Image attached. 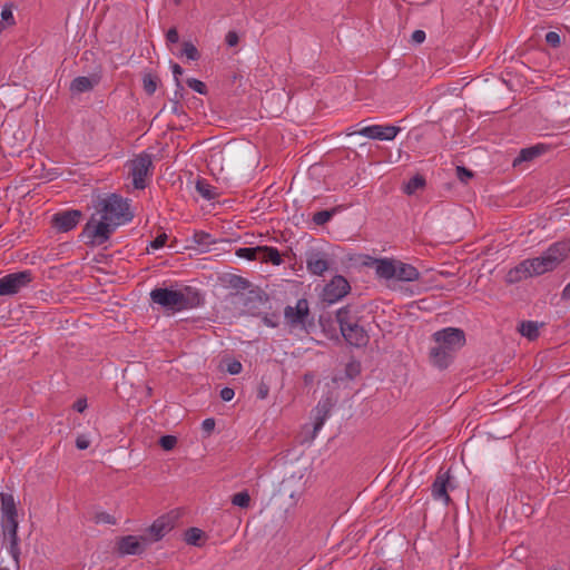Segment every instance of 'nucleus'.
Returning <instances> with one entry per match:
<instances>
[{"mask_svg":"<svg viewBox=\"0 0 570 570\" xmlns=\"http://www.w3.org/2000/svg\"><path fill=\"white\" fill-rule=\"evenodd\" d=\"M96 208L99 217L92 215L81 233L86 243L90 244L101 245L118 226L129 223L134 217L128 199L117 194L99 199Z\"/></svg>","mask_w":570,"mask_h":570,"instance_id":"nucleus-1","label":"nucleus"},{"mask_svg":"<svg viewBox=\"0 0 570 570\" xmlns=\"http://www.w3.org/2000/svg\"><path fill=\"white\" fill-rule=\"evenodd\" d=\"M434 345L430 350V361L439 368H446L455 353L465 344L464 332L455 327H446L433 334Z\"/></svg>","mask_w":570,"mask_h":570,"instance_id":"nucleus-2","label":"nucleus"},{"mask_svg":"<svg viewBox=\"0 0 570 570\" xmlns=\"http://www.w3.org/2000/svg\"><path fill=\"white\" fill-rule=\"evenodd\" d=\"M1 501V527L6 535L10 539L9 553L16 562L19 561L20 548L18 538L17 504L11 493H0Z\"/></svg>","mask_w":570,"mask_h":570,"instance_id":"nucleus-3","label":"nucleus"},{"mask_svg":"<svg viewBox=\"0 0 570 570\" xmlns=\"http://www.w3.org/2000/svg\"><path fill=\"white\" fill-rule=\"evenodd\" d=\"M188 293H190L189 287H156L150 292L149 296L153 304L166 311L180 312L191 307Z\"/></svg>","mask_w":570,"mask_h":570,"instance_id":"nucleus-4","label":"nucleus"},{"mask_svg":"<svg viewBox=\"0 0 570 570\" xmlns=\"http://www.w3.org/2000/svg\"><path fill=\"white\" fill-rule=\"evenodd\" d=\"M570 248L566 243L552 244L542 255L527 259L532 276L553 271L568 256Z\"/></svg>","mask_w":570,"mask_h":570,"instance_id":"nucleus-5","label":"nucleus"},{"mask_svg":"<svg viewBox=\"0 0 570 570\" xmlns=\"http://www.w3.org/2000/svg\"><path fill=\"white\" fill-rule=\"evenodd\" d=\"M375 272L381 278H394L401 282H414L420 277L419 271L413 265L389 258L376 259Z\"/></svg>","mask_w":570,"mask_h":570,"instance_id":"nucleus-6","label":"nucleus"},{"mask_svg":"<svg viewBox=\"0 0 570 570\" xmlns=\"http://www.w3.org/2000/svg\"><path fill=\"white\" fill-rule=\"evenodd\" d=\"M336 320L345 341L353 346H365L368 342L366 331L357 322L348 307H342L336 313Z\"/></svg>","mask_w":570,"mask_h":570,"instance_id":"nucleus-7","label":"nucleus"},{"mask_svg":"<svg viewBox=\"0 0 570 570\" xmlns=\"http://www.w3.org/2000/svg\"><path fill=\"white\" fill-rule=\"evenodd\" d=\"M35 279L30 269L10 273L0 278V296H11L27 288Z\"/></svg>","mask_w":570,"mask_h":570,"instance_id":"nucleus-8","label":"nucleus"},{"mask_svg":"<svg viewBox=\"0 0 570 570\" xmlns=\"http://www.w3.org/2000/svg\"><path fill=\"white\" fill-rule=\"evenodd\" d=\"M129 169L134 187L144 189L153 175V156L148 153L139 154L129 163Z\"/></svg>","mask_w":570,"mask_h":570,"instance_id":"nucleus-9","label":"nucleus"},{"mask_svg":"<svg viewBox=\"0 0 570 570\" xmlns=\"http://www.w3.org/2000/svg\"><path fill=\"white\" fill-rule=\"evenodd\" d=\"M309 315L308 302L301 298L296 302L295 306H286L284 317L292 328H305Z\"/></svg>","mask_w":570,"mask_h":570,"instance_id":"nucleus-10","label":"nucleus"},{"mask_svg":"<svg viewBox=\"0 0 570 570\" xmlns=\"http://www.w3.org/2000/svg\"><path fill=\"white\" fill-rule=\"evenodd\" d=\"M450 489H453L450 471H443L440 469L431 487L432 498L435 501H441L444 505H449L451 498L448 491Z\"/></svg>","mask_w":570,"mask_h":570,"instance_id":"nucleus-11","label":"nucleus"},{"mask_svg":"<svg viewBox=\"0 0 570 570\" xmlns=\"http://www.w3.org/2000/svg\"><path fill=\"white\" fill-rule=\"evenodd\" d=\"M400 132V128L391 125L364 126L350 135H360L376 140H393Z\"/></svg>","mask_w":570,"mask_h":570,"instance_id":"nucleus-12","label":"nucleus"},{"mask_svg":"<svg viewBox=\"0 0 570 570\" xmlns=\"http://www.w3.org/2000/svg\"><path fill=\"white\" fill-rule=\"evenodd\" d=\"M350 284L343 276H334L330 283L324 286L323 299L330 304L342 299L350 292Z\"/></svg>","mask_w":570,"mask_h":570,"instance_id":"nucleus-13","label":"nucleus"},{"mask_svg":"<svg viewBox=\"0 0 570 570\" xmlns=\"http://www.w3.org/2000/svg\"><path fill=\"white\" fill-rule=\"evenodd\" d=\"M82 214L78 209H69L52 216V226L61 233L72 230L80 222Z\"/></svg>","mask_w":570,"mask_h":570,"instance_id":"nucleus-14","label":"nucleus"},{"mask_svg":"<svg viewBox=\"0 0 570 570\" xmlns=\"http://www.w3.org/2000/svg\"><path fill=\"white\" fill-rule=\"evenodd\" d=\"M306 268L316 276H322L330 268L328 255L323 252H311L306 255Z\"/></svg>","mask_w":570,"mask_h":570,"instance_id":"nucleus-15","label":"nucleus"},{"mask_svg":"<svg viewBox=\"0 0 570 570\" xmlns=\"http://www.w3.org/2000/svg\"><path fill=\"white\" fill-rule=\"evenodd\" d=\"M118 551L121 556H136L145 551V544L136 535H126L118 542Z\"/></svg>","mask_w":570,"mask_h":570,"instance_id":"nucleus-16","label":"nucleus"},{"mask_svg":"<svg viewBox=\"0 0 570 570\" xmlns=\"http://www.w3.org/2000/svg\"><path fill=\"white\" fill-rule=\"evenodd\" d=\"M331 402L328 399L322 400L313 410V436H315L323 428L325 421L330 416Z\"/></svg>","mask_w":570,"mask_h":570,"instance_id":"nucleus-17","label":"nucleus"},{"mask_svg":"<svg viewBox=\"0 0 570 570\" xmlns=\"http://www.w3.org/2000/svg\"><path fill=\"white\" fill-rule=\"evenodd\" d=\"M100 75L92 73L90 76L76 77L70 83V91L73 94H82L90 91L100 82Z\"/></svg>","mask_w":570,"mask_h":570,"instance_id":"nucleus-18","label":"nucleus"},{"mask_svg":"<svg viewBox=\"0 0 570 570\" xmlns=\"http://www.w3.org/2000/svg\"><path fill=\"white\" fill-rule=\"evenodd\" d=\"M173 520L169 517L164 515L158 518L149 528L151 539L154 541L163 539L173 529Z\"/></svg>","mask_w":570,"mask_h":570,"instance_id":"nucleus-19","label":"nucleus"},{"mask_svg":"<svg viewBox=\"0 0 570 570\" xmlns=\"http://www.w3.org/2000/svg\"><path fill=\"white\" fill-rule=\"evenodd\" d=\"M546 150L543 145H535L532 147L523 148L520 150L519 155L513 159V167H519L524 161H531L541 155Z\"/></svg>","mask_w":570,"mask_h":570,"instance_id":"nucleus-20","label":"nucleus"},{"mask_svg":"<svg viewBox=\"0 0 570 570\" xmlns=\"http://www.w3.org/2000/svg\"><path fill=\"white\" fill-rule=\"evenodd\" d=\"M529 277H532V275L527 263V259H524L519 265H517L515 267L511 268L508 272L505 279L508 283L513 284L527 279Z\"/></svg>","mask_w":570,"mask_h":570,"instance_id":"nucleus-21","label":"nucleus"},{"mask_svg":"<svg viewBox=\"0 0 570 570\" xmlns=\"http://www.w3.org/2000/svg\"><path fill=\"white\" fill-rule=\"evenodd\" d=\"M193 243L198 247L202 252H208L210 246L216 243L214 236L204 230H197L193 234Z\"/></svg>","mask_w":570,"mask_h":570,"instance_id":"nucleus-22","label":"nucleus"},{"mask_svg":"<svg viewBox=\"0 0 570 570\" xmlns=\"http://www.w3.org/2000/svg\"><path fill=\"white\" fill-rule=\"evenodd\" d=\"M259 261L279 266L283 263L282 256L277 248L269 246H261Z\"/></svg>","mask_w":570,"mask_h":570,"instance_id":"nucleus-23","label":"nucleus"},{"mask_svg":"<svg viewBox=\"0 0 570 570\" xmlns=\"http://www.w3.org/2000/svg\"><path fill=\"white\" fill-rule=\"evenodd\" d=\"M539 323L534 321H524L519 326V332L522 336L530 341L538 338L539 336Z\"/></svg>","mask_w":570,"mask_h":570,"instance_id":"nucleus-24","label":"nucleus"},{"mask_svg":"<svg viewBox=\"0 0 570 570\" xmlns=\"http://www.w3.org/2000/svg\"><path fill=\"white\" fill-rule=\"evenodd\" d=\"M196 190L207 200H213L218 196L217 189L204 179L197 180Z\"/></svg>","mask_w":570,"mask_h":570,"instance_id":"nucleus-25","label":"nucleus"},{"mask_svg":"<svg viewBox=\"0 0 570 570\" xmlns=\"http://www.w3.org/2000/svg\"><path fill=\"white\" fill-rule=\"evenodd\" d=\"M425 185V179L420 176V175H416L414 177H412L404 186V191L407 194V195H413L416 190L423 188Z\"/></svg>","mask_w":570,"mask_h":570,"instance_id":"nucleus-26","label":"nucleus"},{"mask_svg":"<svg viewBox=\"0 0 570 570\" xmlns=\"http://www.w3.org/2000/svg\"><path fill=\"white\" fill-rule=\"evenodd\" d=\"M261 246L257 247H242L238 248L236 254L238 257L246 258L249 261H259Z\"/></svg>","mask_w":570,"mask_h":570,"instance_id":"nucleus-27","label":"nucleus"},{"mask_svg":"<svg viewBox=\"0 0 570 570\" xmlns=\"http://www.w3.org/2000/svg\"><path fill=\"white\" fill-rule=\"evenodd\" d=\"M204 532L198 528H189L185 532V541L190 546H200Z\"/></svg>","mask_w":570,"mask_h":570,"instance_id":"nucleus-28","label":"nucleus"},{"mask_svg":"<svg viewBox=\"0 0 570 570\" xmlns=\"http://www.w3.org/2000/svg\"><path fill=\"white\" fill-rule=\"evenodd\" d=\"M0 23H2L6 28L11 27L16 23L11 3H8L2 8Z\"/></svg>","mask_w":570,"mask_h":570,"instance_id":"nucleus-29","label":"nucleus"},{"mask_svg":"<svg viewBox=\"0 0 570 570\" xmlns=\"http://www.w3.org/2000/svg\"><path fill=\"white\" fill-rule=\"evenodd\" d=\"M180 56H185L188 60H198L199 59V52L197 48L189 41H185L183 43V50Z\"/></svg>","mask_w":570,"mask_h":570,"instance_id":"nucleus-30","label":"nucleus"},{"mask_svg":"<svg viewBox=\"0 0 570 570\" xmlns=\"http://www.w3.org/2000/svg\"><path fill=\"white\" fill-rule=\"evenodd\" d=\"M250 502V497L246 491L238 492L233 495L232 503L239 508H248Z\"/></svg>","mask_w":570,"mask_h":570,"instance_id":"nucleus-31","label":"nucleus"},{"mask_svg":"<svg viewBox=\"0 0 570 570\" xmlns=\"http://www.w3.org/2000/svg\"><path fill=\"white\" fill-rule=\"evenodd\" d=\"M334 210H321L314 214L313 222L316 225H324L333 217Z\"/></svg>","mask_w":570,"mask_h":570,"instance_id":"nucleus-32","label":"nucleus"},{"mask_svg":"<svg viewBox=\"0 0 570 570\" xmlns=\"http://www.w3.org/2000/svg\"><path fill=\"white\" fill-rule=\"evenodd\" d=\"M186 83L190 89H193L194 91H196L200 95H206V92H207L206 85L196 78H188L186 80Z\"/></svg>","mask_w":570,"mask_h":570,"instance_id":"nucleus-33","label":"nucleus"},{"mask_svg":"<svg viewBox=\"0 0 570 570\" xmlns=\"http://www.w3.org/2000/svg\"><path fill=\"white\" fill-rule=\"evenodd\" d=\"M142 85H144V90L148 94V95H153L155 94L156 89H157V80L154 76L151 75H146L142 79Z\"/></svg>","mask_w":570,"mask_h":570,"instance_id":"nucleus-34","label":"nucleus"},{"mask_svg":"<svg viewBox=\"0 0 570 570\" xmlns=\"http://www.w3.org/2000/svg\"><path fill=\"white\" fill-rule=\"evenodd\" d=\"M167 238L168 236L166 233L159 234L154 240L150 242L148 249L151 248L153 250H157L163 248L167 242Z\"/></svg>","mask_w":570,"mask_h":570,"instance_id":"nucleus-35","label":"nucleus"},{"mask_svg":"<svg viewBox=\"0 0 570 570\" xmlns=\"http://www.w3.org/2000/svg\"><path fill=\"white\" fill-rule=\"evenodd\" d=\"M176 443H177V439L174 435H164L159 440L160 446L166 451L174 449Z\"/></svg>","mask_w":570,"mask_h":570,"instance_id":"nucleus-36","label":"nucleus"},{"mask_svg":"<svg viewBox=\"0 0 570 570\" xmlns=\"http://www.w3.org/2000/svg\"><path fill=\"white\" fill-rule=\"evenodd\" d=\"M473 176L472 171L469 170L468 168L463 167V166H458L456 167V177L462 183H468L469 179H471Z\"/></svg>","mask_w":570,"mask_h":570,"instance_id":"nucleus-37","label":"nucleus"},{"mask_svg":"<svg viewBox=\"0 0 570 570\" xmlns=\"http://www.w3.org/2000/svg\"><path fill=\"white\" fill-rule=\"evenodd\" d=\"M539 8L544 10H551L560 6L561 0H535Z\"/></svg>","mask_w":570,"mask_h":570,"instance_id":"nucleus-38","label":"nucleus"},{"mask_svg":"<svg viewBox=\"0 0 570 570\" xmlns=\"http://www.w3.org/2000/svg\"><path fill=\"white\" fill-rule=\"evenodd\" d=\"M546 42L553 47V48H557L560 42H561V39H560V35L556 31H549L547 32L546 35Z\"/></svg>","mask_w":570,"mask_h":570,"instance_id":"nucleus-39","label":"nucleus"},{"mask_svg":"<svg viewBox=\"0 0 570 570\" xmlns=\"http://www.w3.org/2000/svg\"><path fill=\"white\" fill-rule=\"evenodd\" d=\"M90 445V439L86 434H80L76 439V446L79 450H86Z\"/></svg>","mask_w":570,"mask_h":570,"instance_id":"nucleus-40","label":"nucleus"},{"mask_svg":"<svg viewBox=\"0 0 570 570\" xmlns=\"http://www.w3.org/2000/svg\"><path fill=\"white\" fill-rule=\"evenodd\" d=\"M243 370V365L240 362L238 361H232L230 363H228L227 365V372L232 375H236V374H239Z\"/></svg>","mask_w":570,"mask_h":570,"instance_id":"nucleus-41","label":"nucleus"},{"mask_svg":"<svg viewBox=\"0 0 570 570\" xmlns=\"http://www.w3.org/2000/svg\"><path fill=\"white\" fill-rule=\"evenodd\" d=\"M96 521H97V523H108V524L116 523L114 517H111L110 514L105 513V512L97 514Z\"/></svg>","mask_w":570,"mask_h":570,"instance_id":"nucleus-42","label":"nucleus"},{"mask_svg":"<svg viewBox=\"0 0 570 570\" xmlns=\"http://www.w3.org/2000/svg\"><path fill=\"white\" fill-rule=\"evenodd\" d=\"M263 322L268 327H276L278 325V316L276 314L265 315Z\"/></svg>","mask_w":570,"mask_h":570,"instance_id":"nucleus-43","label":"nucleus"},{"mask_svg":"<svg viewBox=\"0 0 570 570\" xmlns=\"http://www.w3.org/2000/svg\"><path fill=\"white\" fill-rule=\"evenodd\" d=\"M235 396V392L230 387H224L220 390V399L225 402H229Z\"/></svg>","mask_w":570,"mask_h":570,"instance_id":"nucleus-44","label":"nucleus"},{"mask_svg":"<svg viewBox=\"0 0 570 570\" xmlns=\"http://www.w3.org/2000/svg\"><path fill=\"white\" fill-rule=\"evenodd\" d=\"M166 40L170 43H176L179 40V35L176 28H170L166 33Z\"/></svg>","mask_w":570,"mask_h":570,"instance_id":"nucleus-45","label":"nucleus"},{"mask_svg":"<svg viewBox=\"0 0 570 570\" xmlns=\"http://www.w3.org/2000/svg\"><path fill=\"white\" fill-rule=\"evenodd\" d=\"M171 71L176 80L177 87H180L179 77L184 73V69L178 63H173Z\"/></svg>","mask_w":570,"mask_h":570,"instance_id":"nucleus-46","label":"nucleus"},{"mask_svg":"<svg viewBox=\"0 0 570 570\" xmlns=\"http://www.w3.org/2000/svg\"><path fill=\"white\" fill-rule=\"evenodd\" d=\"M425 32L423 30H415L412 33V41L415 43H422L425 40Z\"/></svg>","mask_w":570,"mask_h":570,"instance_id":"nucleus-47","label":"nucleus"},{"mask_svg":"<svg viewBox=\"0 0 570 570\" xmlns=\"http://www.w3.org/2000/svg\"><path fill=\"white\" fill-rule=\"evenodd\" d=\"M226 42L229 47H234L237 45L238 42V36L236 32L234 31H229L227 35H226Z\"/></svg>","mask_w":570,"mask_h":570,"instance_id":"nucleus-48","label":"nucleus"},{"mask_svg":"<svg viewBox=\"0 0 570 570\" xmlns=\"http://www.w3.org/2000/svg\"><path fill=\"white\" fill-rule=\"evenodd\" d=\"M73 409L77 412L82 413L87 409V400L86 399H79L75 402Z\"/></svg>","mask_w":570,"mask_h":570,"instance_id":"nucleus-49","label":"nucleus"},{"mask_svg":"<svg viewBox=\"0 0 570 570\" xmlns=\"http://www.w3.org/2000/svg\"><path fill=\"white\" fill-rule=\"evenodd\" d=\"M202 428L206 432H212L215 428V420L214 419H205L202 423Z\"/></svg>","mask_w":570,"mask_h":570,"instance_id":"nucleus-50","label":"nucleus"},{"mask_svg":"<svg viewBox=\"0 0 570 570\" xmlns=\"http://www.w3.org/2000/svg\"><path fill=\"white\" fill-rule=\"evenodd\" d=\"M562 297L566 301H570V283L566 285V287L562 291Z\"/></svg>","mask_w":570,"mask_h":570,"instance_id":"nucleus-51","label":"nucleus"}]
</instances>
